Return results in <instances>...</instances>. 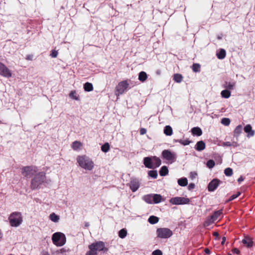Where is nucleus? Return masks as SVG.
<instances>
[{
	"instance_id": "1",
	"label": "nucleus",
	"mask_w": 255,
	"mask_h": 255,
	"mask_svg": "<svg viewBox=\"0 0 255 255\" xmlns=\"http://www.w3.org/2000/svg\"><path fill=\"white\" fill-rule=\"evenodd\" d=\"M51 180L46 178L45 172L44 171L36 173L31 179L30 188L32 190L39 189L42 185H48Z\"/></svg>"
},
{
	"instance_id": "2",
	"label": "nucleus",
	"mask_w": 255,
	"mask_h": 255,
	"mask_svg": "<svg viewBox=\"0 0 255 255\" xmlns=\"http://www.w3.org/2000/svg\"><path fill=\"white\" fill-rule=\"evenodd\" d=\"M89 251L85 255H98V251L107 252L108 249L105 248V243L102 241H96L90 244L88 246Z\"/></svg>"
},
{
	"instance_id": "3",
	"label": "nucleus",
	"mask_w": 255,
	"mask_h": 255,
	"mask_svg": "<svg viewBox=\"0 0 255 255\" xmlns=\"http://www.w3.org/2000/svg\"><path fill=\"white\" fill-rule=\"evenodd\" d=\"M143 163L145 167L149 169H154L158 167L161 164V160L156 156L145 157Z\"/></svg>"
},
{
	"instance_id": "4",
	"label": "nucleus",
	"mask_w": 255,
	"mask_h": 255,
	"mask_svg": "<svg viewBox=\"0 0 255 255\" xmlns=\"http://www.w3.org/2000/svg\"><path fill=\"white\" fill-rule=\"evenodd\" d=\"M77 161L80 167L86 170H91L94 167V162L86 155L78 156L77 157Z\"/></svg>"
},
{
	"instance_id": "5",
	"label": "nucleus",
	"mask_w": 255,
	"mask_h": 255,
	"mask_svg": "<svg viewBox=\"0 0 255 255\" xmlns=\"http://www.w3.org/2000/svg\"><path fill=\"white\" fill-rule=\"evenodd\" d=\"M8 220L12 227H17L22 222V216L20 212H14L10 214Z\"/></svg>"
},
{
	"instance_id": "6",
	"label": "nucleus",
	"mask_w": 255,
	"mask_h": 255,
	"mask_svg": "<svg viewBox=\"0 0 255 255\" xmlns=\"http://www.w3.org/2000/svg\"><path fill=\"white\" fill-rule=\"evenodd\" d=\"M53 243L57 247L63 246L66 241V236L61 232L54 233L52 236Z\"/></svg>"
},
{
	"instance_id": "7",
	"label": "nucleus",
	"mask_w": 255,
	"mask_h": 255,
	"mask_svg": "<svg viewBox=\"0 0 255 255\" xmlns=\"http://www.w3.org/2000/svg\"><path fill=\"white\" fill-rule=\"evenodd\" d=\"M156 237L159 239H168L173 235L172 231L167 228H159L156 230Z\"/></svg>"
},
{
	"instance_id": "8",
	"label": "nucleus",
	"mask_w": 255,
	"mask_h": 255,
	"mask_svg": "<svg viewBox=\"0 0 255 255\" xmlns=\"http://www.w3.org/2000/svg\"><path fill=\"white\" fill-rule=\"evenodd\" d=\"M38 168L35 166H26L21 169L22 174L26 178H30L37 173Z\"/></svg>"
},
{
	"instance_id": "9",
	"label": "nucleus",
	"mask_w": 255,
	"mask_h": 255,
	"mask_svg": "<svg viewBox=\"0 0 255 255\" xmlns=\"http://www.w3.org/2000/svg\"><path fill=\"white\" fill-rule=\"evenodd\" d=\"M161 157L163 159L168 160L170 163L174 162L177 159V155L174 152L169 149H164L162 151Z\"/></svg>"
},
{
	"instance_id": "10",
	"label": "nucleus",
	"mask_w": 255,
	"mask_h": 255,
	"mask_svg": "<svg viewBox=\"0 0 255 255\" xmlns=\"http://www.w3.org/2000/svg\"><path fill=\"white\" fill-rule=\"evenodd\" d=\"M129 87V84L127 80H123L120 82L116 87L115 94L117 96L123 94L125 91L128 89H130Z\"/></svg>"
},
{
	"instance_id": "11",
	"label": "nucleus",
	"mask_w": 255,
	"mask_h": 255,
	"mask_svg": "<svg viewBox=\"0 0 255 255\" xmlns=\"http://www.w3.org/2000/svg\"><path fill=\"white\" fill-rule=\"evenodd\" d=\"M222 209L214 211L212 215L208 217L207 219L205 222L204 225L209 226L210 224L214 223L215 221L218 219L219 217L222 214Z\"/></svg>"
},
{
	"instance_id": "12",
	"label": "nucleus",
	"mask_w": 255,
	"mask_h": 255,
	"mask_svg": "<svg viewBox=\"0 0 255 255\" xmlns=\"http://www.w3.org/2000/svg\"><path fill=\"white\" fill-rule=\"evenodd\" d=\"M190 200L188 198L176 197L170 199L169 203L173 205H185L189 204Z\"/></svg>"
},
{
	"instance_id": "13",
	"label": "nucleus",
	"mask_w": 255,
	"mask_h": 255,
	"mask_svg": "<svg viewBox=\"0 0 255 255\" xmlns=\"http://www.w3.org/2000/svg\"><path fill=\"white\" fill-rule=\"evenodd\" d=\"M0 75L7 78H9L12 76L10 70L1 62H0Z\"/></svg>"
},
{
	"instance_id": "14",
	"label": "nucleus",
	"mask_w": 255,
	"mask_h": 255,
	"mask_svg": "<svg viewBox=\"0 0 255 255\" xmlns=\"http://www.w3.org/2000/svg\"><path fill=\"white\" fill-rule=\"evenodd\" d=\"M222 181L217 178L212 180L208 184L207 188L209 192L214 191L219 186Z\"/></svg>"
},
{
	"instance_id": "15",
	"label": "nucleus",
	"mask_w": 255,
	"mask_h": 255,
	"mask_svg": "<svg viewBox=\"0 0 255 255\" xmlns=\"http://www.w3.org/2000/svg\"><path fill=\"white\" fill-rule=\"evenodd\" d=\"M129 186L131 190L133 192H135L138 190L140 186L139 180L135 178H131Z\"/></svg>"
},
{
	"instance_id": "16",
	"label": "nucleus",
	"mask_w": 255,
	"mask_h": 255,
	"mask_svg": "<svg viewBox=\"0 0 255 255\" xmlns=\"http://www.w3.org/2000/svg\"><path fill=\"white\" fill-rule=\"evenodd\" d=\"M244 130L247 133L248 137L253 136L255 135V131L252 129V127L250 124L247 125L244 127Z\"/></svg>"
},
{
	"instance_id": "17",
	"label": "nucleus",
	"mask_w": 255,
	"mask_h": 255,
	"mask_svg": "<svg viewBox=\"0 0 255 255\" xmlns=\"http://www.w3.org/2000/svg\"><path fill=\"white\" fill-rule=\"evenodd\" d=\"M236 85V82L234 81L232 82H228L225 81L223 85V87L225 89H228L230 91L234 89L235 86Z\"/></svg>"
},
{
	"instance_id": "18",
	"label": "nucleus",
	"mask_w": 255,
	"mask_h": 255,
	"mask_svg": "<svg viewBox=\"0 0 255 255\" xmlns=\"http://www.w3.org/2000/svg\"><path fill=\"white\" fill-rule=\"evenodd\" d=\"M242 242L249 248L253 247L254 245L252 239L249 237H245V238L242 240Z\"/></svg>"
},
{
	"instance_id": "19",
	"label": "nucleus",
	"mask_w": 255,
	"mask_h": 255,
	"mask_svg": "<svg viewBox=\"0 0 255 255\" xmlns=\"http://www.w3.org/2000/svg\"><path fill=\"white\" fill-rule=\"evenodd\" d=\"M205 147L206 144L205 142L203 140H200L196 143L195 146V149L198 151H201L203 150L205 148Z\"/></svg>"
},
{
	"instance_id": "20",
	"label": "nucleus",
	"mask_w": 255,
	"mask_h": 255,
	"mask_svg": "<svg viewBox=\"0 0 255 255\" xmlns=\"http://www.w3.org/2000/svg\"><path fill=\"white\" fill-rule=\"evenodd\" d=\"M191 131L194 136H199L202 134V130L199 127H194L191 128Z\"/></svg>"
},
{
	"instance_id": "21",
	"label": "nucleus",
	"mask_w": 255,
	"mask_h": 255,
	"mask_svg": "<svg viewBox=\"0 0 255 255\" xmlns=\"http://www.w3.org/2000/svg\"><path fill=\"white\" fill-rule=\"evenodd\" d=\"M153 204H158L162 200V197L161 195L158 194H152Z\"/></svg>"
},
{
	"instance_id": "22",
	"label": "nucleus",
	"mask_w": 255,
	"mask_h": 255,
	"mask_svg": "<svg viewBox=\"0 0 255 255\" xmlns=\"http://www.w3.org/2000/svg\"><path fill=\"white\" fill-rule=\"evenodd\" d=\"M243 128L242 125H240L237 126L234 131V135L236 137V139L238 140V138L240 134L242 132Z\"/></svg>"
},
{
	"instance_id": "23",
	"label": "nucleus",
	"mask_w": 255,
	"mask_h": 255,
	"mask_svg": "<svg viewBox=\"0 0 255 255\" xmlns=\"http://www.w3.org/2000/svg\"><path fill=\"white\" fill-rule=\"evenodd\" d=\"M153 195L152 194H147L142 197V199L147 203L153 204Z\"/></svg>"
},
{
	"instance_id": "24",
	"label": "nucleus",
	"mask_w": 255,
	"mask_h": 255,
	"mask_svg": "<svg viewBox=\"0 0 255 255\" xmlns=\"http://www.w3.org/2000/svg\"><path fill=\"white\" fill-rule=\"evenodd\" d=\"M226 55V50L222 48L220 49L216 53V56L219 59H223L225 57Z\"/></svg>"
},
{
	"instance_id": "25",
	"label": "nucleus",
	"mask_w": 255,
	"mask_h": 255,
	"mask_svg": "<svg viewBox=\"0 0 255 255\" xmlns=\"http://www.w3.org/2000/svg\"><path fill=\"white\" fill-rule=\"evenodd\" d=\"M159 173L161 176L167 175L168 174V169L167 167L165 165L162 166L159 171Z\"/></svg>"
},
{
	"instance_id": "26",
	"label": "nucleus",
	"mask_w": 255,
	"mask_h": 255,
	"mask_svg": "<svg viewBox=\"0 0 255 255\" xmlns=\"http://www.w3.org/2000/svg\"><path fill=\"white\" fill-rule=\"evenodd\" d=\"M147 78V75L144 71H141L138 74V80L141 82H144Z\"/></svg>"
},
{
	"instance_id": "27",
	"label": "nucleus",
	"mask_w": 255,
	"mask_h": 255,
	"mask_svg": "<svg viewBox=\"0 0 255 255\" xmlns=\"http://www.w3.org/2000/svg\"><path fill=\"white\" fill-rule=\"evenodd\" d=\"M221 97L223 98L228 99L231 95V92L228 89H225L221 92Z\"/></svg>"
},
{
	"instance_id": "28",
	"label": "nucleus",
	"mask_w": 255,
	"mask_h": 255,
	"mask_svg": "<svg viewBox=\"0 0 255 255\" xmlns=\"http://www.w3.org/2000/svg\"><path fill=\"white\" fill-rule=\"evenodd\" d=\"M178 184L179 185L184 187L188 184V180L186 177H182L178 179Z\"/></svg>"
},
{
	"instance_id": "29",
	"label": "nucleus",
	"mask_w": 255,
	"mask_h": 255,
	"mask_svg": "<svg viewBox=\"0 0 255 255\" xmlns=\"http://www.w3.org/2000/svg\"><path fill=\"white\" fill-rule=\"evenodd\" d=\"M173 130L172 128L170 126H166L164 128V133L167 135L170 136L172 134Z\"/></svg>"
},
{
	"instance_id": "30",
	"label": "nucleus",
	"mask_w": 255,
	"mask_h": 255,
	"mask_svg": "<svg viewBox=\"0 0 255 255\" xmlns=\"http://www.w3.org/2000/svg\"><path fill=\"white\" fill-rule=\"evenodd\" d=\"M159 221V218L155 216L152 215L149 216L148 219V222L152 225L157 223Z\"/></svg>"
},
{
	"instance_id": "31",
	"label": "nucleus",
	"mask_w": 255,
	"mask_h": 255,
	"mask_svg": "<svg viewBox=\"0 0 255 255\" xmlns=\"http://www.w3.org/2000/svg\"><path fill=\"white\" fill-rule=\"evenodd\" d=\"M84 89L86 92H91L93 90V86L92 83L86 82L84 84Z\"/></svg>"
},
{
	"instance_id": "32",
	"label": "nucleus",
	"mask_w": 255,
	"mask_h": 255,
	"mask_svg": "<svg viewBox=\"0 0 255 255\" xmlns=\"http://www.w3.org/2000/svg\"><path fill=\"white\" fill-rule=\"evenodd\" d=\"M183 79V76L180 74H174L173 75V80L178 83H180Z\"/></svg>"
},
{
	"instance_id": "33",
	"label": "nucleus",
	"mask_w": 255,
	"mask_h": 255,
	"mask_svg": "<svg viewBox=\"0 0 255 255\" xmlns=\"http://www.w3.org/2000/svg\"><path fill=\"white\" fill-rule=\"evenodd\" d=\"M49 219L53 222H58L59 220V216L54 213H51L49 216Z\"/></svg>"
},
{
	"instance_id": "34",
	"label": "nucleus",
	"mask_w": 255,
	"mask_h": 255,
	"mask_svg": "<svg viewBox=\"0 0 255 255\" xmlns=\"http://www.w3.org/2000/svg\"><path fill=\"white\" fill-rule=\"evenodd\" d=\"M148 175L153 179H156L157 177V171L155 170H149L148 172Z\"/></svg>"
},
{
	"instance_id": "35",
	"label": "nucleus",
	"mask_w": 255,
	"mask_h": 255,
	"mask_svg": "<svg viewBox=\"0 0 255 255\" xmlns=\"http://www.w3.org/2000/svg\"><path fill=\"white\" fill-rule=\"evenodd\" d=\"M119 236L121 239H124L127 235V231L126 229H122L119 231Z\"/></svg>"
},
{
	"instance_id": "36",
	"label": "nucleus",
	"mask_w": 255,
	"mask_h": 255,
	"mask_svg": "<svg viewBox=\"0 0 255 255\" xmlns=\"http://www.w3.org/2000/svg\"><path fill=\"white\" fill-rule=\"evenodd\" d=\"M109 149L110 144L108 142L105 143L101 146V150L105 153L107 152Z\"/></svg>"
},
{
	"instance_id": "37",
	"label": "nucleus",
	"mask_w": 255,
	"mask_h": 255,
	"mask_svg": "<svg viewBox=\"0 0 255 255\" xmlns=\"http://www.w3.org/2000/svg\"><path fill=\"white\" fill-rule=\"evenodd\" d=\"M200 65L198 63H194L192 66V70L194 72H198L200 71Z\"/></svg>"
},
{
	"instance_id": "38",
	"label": "nucleus",
	"mask_w": 255,
	"mask_h": 255,
	"mask_svg": "<svg viewBox=\"0 0 255 255\" xmlns=\"http://www.w3.org/2000/svg\"><path fill=\"white\" fill-rule=\"evenodd\" d=\"M206 165L209 169H212L215 166V162L213 159H209L207 161Z\"/></svg>"
},
{
	"instance_id": "39",
	"label": "nucleus",
	"mask_w": 255,
	"mask_h": 255,
	"mask_svg": "<svg viewBox=\"0 0 255 255\" xmlns=\"http://www.w3.org/2000/svg\"><path fill=\"white\" fill-rule=\"evenodd\" d=\"M233 173V169L230 167L226 168L224 170V174L227 176H231Z\"/></svg>"
},
{
	"instance_id": "40",
	"label": "nucleus",
	"mask_w": 255,
	"mask_h": 255,
	"mask_svg": "<svg viewBox=\"0 0 255 255\" xmlns=\"http://www.w3.org/2000/svg\"><path fill=\"white\" fill-rule=\"evenodd\" d=\"M231 121L229 118H224L221 120V124L224 126H229L230 124Z\"/></svg>"
},
{
	"instance_id": "41",
	"label": "nucleus",
	"mask_w": 255,
	"mask_h": 255,
	"mask_svg": "<svg viewBox=\"0 0 255 255\" xmlns=\"http://www.w3.org/2000/svg\"><path fill=\"white\" fill-rule=\"evenodd\" d=\"M240 192H238L236 194L231 195L227 202H230L237 198H238L241 195Z\"/></svg>"
},
{
	"instance_id": "42",
	"label": "nucleus",
	"mask_w": 255,
	"mask_h": 255,
	"mask_svg": "<svg viewBox=\"0 0 255 255\" xmlns=\"http://www.w3.org/2000/svg\"><path fill=\"white\" fill-rule=\"evenodd\" d=\"M81 145V142L78 141H75L72 143V148L74 149H77L79 148Z\"/></svg>"
},
{
	"instance_id": "43",
	"label": "nucleus",
	"mask_w": 255,
	"mask_h": 255,
	"mask_svg": "<svg viewBox=\"0 0 255 255\" xmlns=\"http://www.w3.org/2000/svg\"><path fill=\"white\" fill-rule=\"evenodd\" d=\"M69 97L74 100H78V97L76 96V92L75 91H72L69 94Z\"/></svg>"
},
{
	"instance_id": "44",
	"label": "nucleus",
	"mask_w": 255,
	"mask_h": 255,
	"mask_svg": "<svg viewBox=\"0 0 255 255\" xmlns=\"http://www.w3.org/2000/svg\"><path fill=\"white\" fill-rule=\"evenodd\" d=\"M152 255H163V253L161 250L157 249L152 252Z\"/></svg>"
},
{
	"instance_id": "45",
	"label": "nucleus",
	"mask_w": 255,
	"mask_h": 255,
	"mask_svg": "<svg viewBox=\"0 0 255 255\" xmlns=\"http://www.w3.org/2000/svg\"><path fill=\"white\" fill-rule=\"evenodd\" d=\"M58 55V51L55 50H52L50 53V56L52 58H56Z\"/></svg>"
},
{
	"instance_id": "46",
	"label": "nucleus",
	"mask_w": 255,
	"mask_h": 255,
	"mask_svg": "<svg viewBox=\"0 0 255 255\" xmlns=\"http://www.w3.org/2000/svg\"><path fill=\"white\" fill-rule=\"evenodd\" d=\"M197 176V173L195 171L191 172L190 173V178L192 179L195 178Z\"/></svg>"
},
{
	"instance_id": "47",
	"label": "nucleus",
	"mask_w": 255,
	"mask_h": 255,
	"mask_svg": "<svg viewBox=\"0 0 255 255\" xmlns=\"http://www.w3.org/2000/svg\"><path fill=\"white\" fill-rule=\"evenodd\" d=\"M191 142H192V141L189 140V139L183 140V142L182 143V145H183L184 146L187 145H189Z\"/></svg>"
},
{
	"instance_id": "48",
	"label": "nucleus",
	"mask_w": 255,
	"mask_h": 255,
	"mask_svg": "<svg viewBox=\"0 0 255 255\" xmlns=\"http://www.w3.org/2000/svg\"><path fill=\"white\" fill-rule=\"evenodd\" d=\"M195 185L194 183H190L188 186V189L189 190H191L195 188Z\"/></svg>"
},
{
	"instance_id": "49",
	"label": "nucleus",
	"mask_w": 255,
	"mask_h": 255,
	"mask_svg": "<svg viewBox=\"0 0 255 255\" xmlns=\"http://www.w3.org/2000/svg\"><path fill=\"white\" fill-rule=\"evenodd\" d=\"M139 132L141 135H143L146 133V129L145 128H141Z\"/></svg>"
},
{
	"instance_id": "50",
	"label": "nucleus",
	"mask_w": 255,
	"mask_h": 255,
	"mask_svg": "<svg viewBox=\"0 0 255 255\" xmlns=\"http://www.w3.org/2000/svg\"><path fill=\"white\" fill-rule=\"evenodd\" d=\"M232 252L234 253V254H237V255H238L240 254V251H239V249H237V248H234L232 249Z\"/></svg>"
},
{
	"instance_id": "51",
	"label": "nucleus",
	"mask_w": 255,
	"mask_h": 255,
	"mask_svg": "<svg viewBox=\"0 0 255 255\" xmlns=\"http://www.w3.org/2000/svg\"><path fill=\"white\" fill-rule=\"evenodd\" d=\"M223 146H231V142H230L229 141L224 142L223 143Z\"/></svg>"
},
{
	"instance_id": "52",
	"label": "nucleus",
	"mask_w": 255,
	"mask_h": 255,
	"mask_svg": "<svg viewBox=\"0 0 255 255\" xmlns=\"http://www.w3.org/2000/svg\"><path fill=\"white\" fill-rule=\"evenodd\" d=\"M33 57V56L32 55H27L26 57V59L28 60H32Z\"/></svg>"
},
{
	"instance_id": "53",
	"label": "nucleus",
	"mask_w": 255,
	"mask_h": 255,
	"mask_svg": "<svg viewBox=\"0 0 255 255\" xmlns=\"http://www.w3.org/2000/svg\"><path fill=\"white\" fill-rule=\"evenodd\" d=\"M231 146L234 147H237L239 146V144L237 141H233L231 142Z\"/></svg>"
},
{
	"instance_id": "54",
	"label": "nucleus",
	"mask_w": 255,
	"mask_h": 255,
	"mask_svg": "<svg viewBox=\"0 0 255 255\" xmlns=\"http://www.w3.org/2000/svg\"><path fill=\"white\" fill-rule=\"evenodd\" d=\"M244 178L242 176H241L238 179V182L239 183H240L242 181H244Z\"/></svg>"
},
{
	"instance_id": "55",
	"label": "nucleus",
	"mask_w": 255,
	"mask_h": 255,
	"mask_svg": "<svg viewBox=\"0 0 255 255\" xmlns=\"http://www.w3.org/2000/svg\"><path fill=\"white\" fill-rule=\"evenodd\" d=\"M204 252L206 254H210L211 253L210 250L208 248H206L204 250Z\"/></svg>"
},
{
	"instance_id": "56",
	"label": "nucleus",
	"mask_w": 255,
	"mask_h": 255,
	"mask_svg": "<svg viewBox=\"0 0 255 255\" xmlns=\"http://www.w3.org/2000/svg\"><path fill=\"white\" fill-rule=\"evenodd\" d=\"M226 240V237H223L222 239L221 245H223L225 244Z\"/></svg>"
},
{
	"instance_id": "57",
	"label": "nucleus",
	"mask_w": 255,
	"mask_h": 255,
	"mask_svg": "<svg viewBox=\"0 0 255 255\" xmlns=\"http://www.w3.org/2000/svg\"><path fill=\"white\" fill-rule=\"evenodd\" d=\"M175 141L176 142H179L180 144H182V143L183 142V140H182V139H177V140H175Z\"/></svg>"
},
{
	"instance_id": "58",
	"label": "nucleus",
	"mask_w": 255,
	"mask_h": 255,
	"mask_svg": "<svg viewBox=\"0 0 255 255\" xmlns=\"http://www.w3.org/2000/svg\"><path fill=\"white\" fill-rule=\"evenodd\" d=\"M90 224L88 222H85L84 223V228H87L89 227Z\"/></svg>"
},
{
	"instance_id": "59",
	"label": "nucleus",
	"mask_w": 255,
	"mask_h": 255,
	"mask_svg": "<svg viewBox=\"0 0 255 255\" xmlns=\"http://www.w3.org/2000/svg\"><path fill=\"white\" fill-rule=\"evenodd\" d=\"M222 37H223V34H221L220 35H218L217 36V38L219 40H221L222 39Z\"/></svg>"
},
{
	"instance_id": "60",
	"label": "nucleus",
	"mask_w": 255,
	"mask_h": 255,
	"mask_svg": "<svg viewBox=\"0 0 255 255\" xmlns=\"http://www.w3.org/2000/svg\"><path fill=\"white\" fill-rule=\"evenodd\" d=\"M2 237H3V234H2V232L1 231V230H0V241L1 240Z\"/></svg>"
},
{
	"instance_id": "61",
	"label": "nucleus",
	"mask_w": 255,
	"mask_h": 255,
	"mask_svg": "<svg viewBox=\"0 0 255 255\" xmlns=\"http://www.w3.org/2000/svg\"><path fill=\"white\" fill-rule=\"evenodd\" d=\"M156 74L157 75H159L160 74H161V71L160 70H157L156 71Z\"/></svg>"
},
{
	"instance_id": "62",
	"label": "nucleus",
	"mask_w": 255,
	"mask_h": 255,
	"mask_svg": "<svg viewBox=\"0 0 255 255\" xmlns=\"http://www.w3.org/2000/svg\"><path fill=\"white\" fill-rule=\"evenodd\" d=\"M43 255H50L47 252H43Z\"/></svg>"
},
{
	"instance_id": "63",
	"label": "nucleus",
	"mask_w": 255,
	"mask_h": 255,
	"mask_svg": "<svg viewBox=\"0 0 255 255\" xmlns=\"http://www.w3.org/2000/svg\"><path fill=\"white\" fill-rule=\"evenodd\" d=\"M213 235H214V236L218 237V236H219V234H218V233H217V232H214V233H213Z\"/></svg>"
},
{
	"instance_id": "64",
	"label": "nucleus",
	"mask_w": 255,
	"mask_h": 255,
	"mask_svg": "<svg viewBox=\"0 0 255 255\" xmlns=\"http://www.w3.org/2000/svg\"><path fill=\"white\" fill-rule=\"evenodd\" d=\"M228 255H232L231 253H228Z\"/></svg>"
}]
</instances>
